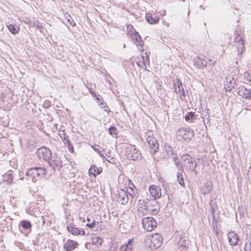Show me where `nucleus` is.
I'll return each mask as SVG.
<instances>
[{
  "label": "nucleus",
  "mask_w": 251,
  "mask_h": 251,
  "mask_svg": "<svg viewBox=\"0 0 251 251\" xmlns=\"http://www.w3.org/2000/svg\"><path fill=\"white\" fill-rule=\"evenodd\" d=\"M19 228L22 231V229L26 230L30 232L31 230L32 224L31 223L27 220H22L20 221L19 223Z\"/></svg>",
  "instance_id": "6ab92c4d"
},
{
  "label": "nucleus",
  "mask_w": 251,
  "mask_h": 251,
  "mask_svg": "<svg viewBox=\"0 0 251 251\" xmlns=\"http://www.w3.org/2000/svg\"><path fill=\"white\" fill-rule=\"evenodd\" d=\"M97 100H98V103H99L101 100L99 98H97Z\"/></svg>",
  "instance_id": "09e8293b"
},
{
  "label": "nucleus",
  "mask_w": 251,
  "mask_h": 251,
  "mask_svg": "<svg viewBox=\"0 0 251 251\" xmlns=\"http://www.w3.org/2000/svg\"><path fill=\"white\" fill-rule=\"evenodd\" d=\"M146 19L150 24H157L159 22V18L156 16L153 17L150 13H147L146 14Z\"/></svg>",
  "instance_id": "b1692460"
},
{
  "label": "nucleus",
  "mask_w": 251,
  "mask_h": 251,
  "mask_svg": "<svg viewBox=\"0 0 251 251\" xmlns=\"http://www.w3.org/2000/svg\"><path fill=\"white\" fill-rule=\"evenodd\" d=\"M194 113L192 112L187 113L185 116V120L187 122L191 120L192 122L194 117Z\"/></svg>",
  "instance_id": "72a5a7b5"
},
{
  "label": "nucleus",
  "mask_w": 251,
  "mask_h": 251,
  "mask_svg": "<svg viewBox=\"0 0 251 251\" xmlns=\"http://www.w3.org/2000/svg\"><path fill=\"white\" fill-rule=\"evenodd\" d=\"M140 208H141V207H139V208L138 209V211H139V213H140L141 212V210H140Z\"/></svg>",
  "instance_id": "3c124183"
},
{
  "label": "nucleus",
  "mask_w": 251,
  "mask_h": 251,
  "mask_svg": "<svg viewBox=\"0 0 251 251\" xmlns=\"http://www.w3.org/2000/svg\"><path fill=\"white\" fill-rule=\"evenodd\" d=\"M36 154L40 159H43L47 162L51 156L50 150L46 147H42L38 149Z\"/></svg>",
  "instance_id": "6e6552de"
},
{
  "label": "nucleus",
  "mask_w": 251,
  "mask_h": 251,
  "mask_svg": "<svg viewBox=\"0 0 251 251\" xmlns=\"http://www.w3.org/2000/svg\"><path fill=\"white\" fill-rule=\"evenodd\" d=\"M99 103H100V104L101 105V106L105 104V103L103 101H101V100Z\"/></svg>",
  "instance_id": "de8ad7c7"
},
{
  "label": "nucleus",
  "mask_w": 251,
  "mask_h": 251,
  "mask_svg": "<svg viewBox=\"0 0 251 251\" xmlns=\"http://www.w3.org/2000/svg\"><path fill=\"white\" fill-rule=\"evenodd\" d=\"M203 59L197 57L194 60V65L198 69H201L204 68V65L202 64Z\"/></svg>",
  "instance_id": "a878e982"
},
{
  "label": "nucleus",
  "mask_w": 251,
  "mask_h": 251,
  "mask_svg": "<svg viewBox=\"0 0 251 251\" xmlns=\"http://www.w3.org/2000/svg\"><path fill=\"white\" fill-rule=\"evenodd\" d=\"M150 53H148L147 51L144 52L143 54H142V58L143 60L142 63L144 65V70L146 71H149L147 69L146 65H149L150 64V56H149Z\"/></svg>",
  "instance_id": "4be33fe9"
},
{
  "label": "nucleus",
  "mask_w": 251,
  "mask_h": 251,
  "mask_svg": "<svg viewBox=\"0 0 251 251\" xmlns=\"http://www.w3.org/2000/svg\"><path fill=\"white\" fill-rule=\"evenodd\" d=\"M186 242H187V241L185 239L181 238L179 243L180 245L185 247L188 245V244H186L187 243Z\"/></svg>",
  "instance_id": "ea45409f"
},
{
  "label": "nucleus",
  "mask_w": 251,
  "mask_h": 251,
  "mask_svg": "<svg viewBox=\"0 0 251 251\" xmlns=\"http://www.w3.org/2000/svg\"><path fill=\"white\" fill-rule=\"evenodd\" d=\"M126 158L130 160H139L142 157L140 151L133 145H129L127 146L126 151Z\"/></svg>",
  "instance_id": "20e7f679"
},
{
  "label": "nucleus",
  "mask_w": 251,
  "mask_h": 251,
  "mask_svg": "<svg viewBox=\"0 0 251 251\" xmlns=\"http://www.w3.org/2000/svg\"><path fill=\"white\" fill-rule=\"evenodd\" d=\"M92 242L93 244L100 246L103 242V240L99 237H94L92 239Z\"/></svg>",
  "instance_id": "2f4dec72"
},
{
  "label": "nucleus",
  "mask_w": 251,
  "mask_h": 251,
  "mask_svg": "<svg viewBox=\"0 0 251 251\" xmlns=\"http://www.w3.org/2000/svg\"><path fill=\"white\" fill-rule=\"evenodd\" d=\"M177 139L179 141H189L194 136L192 129L189 128H180L176 133Z\"/></svg>",
  "instance_id": "423d86ee"
},
{
  "label": "nucleus",
  "mask_w": 251,
  "mask_h": 251,
  "mask_svg": "<svg viewBox=\"0 0 251 251\" xmlns=\"http://www.w3.org/2000/svg\"><path fill=\"white\" fill-rule=\"evenodd\" d=\"M49 165V170L51 173L56 171H59L63 166V162L60 157L51 156L47 161Z\"/></svg>",
  "instance_id": "39448f33"
},
{
  "label": "nucleus",
  "mask_w": 251,
  "mask_h": 251,
  "mask_svg": "<svg viewBox=\"0 0 251 251\" xmlns=\"http://www.w3.org/2000/svg\"><path fill=\"white\" fill-rule=\"evenodd\" d=\"M204 119L207 120L208 122L209 121V115H208L207 116V115H206L204 117Z\"/></svg>",
  "instance_id": "49530a36"
},
{
  "label": "nucleus",
  "mask_w": 251,
  "mask_h": 251,
  "mask_svg": "<svg viewBox=\"0 0 251 251\" xmlns=\"http://www.w3.org/2000/svg\"><path fill=\"white\" fill-rule=\"evenodd\" d=\"M171 157L172 160L173 161V162L179 160L177 156V154L174 153L172 150H171Z\"/></svg>",
  "instance_id": "e433bc0d"
},
{
  "label": "nucleus",
  "mask_w": 251,
  "mask_h": 251,
  "mask_svg": "<svg viewBox=\"0 0 251 251\" xmlns=\"http://www.w3.org/2000/svg\"><path fill=\"white\" fill-rule=\"evenodd\" d=\"M181 162L182 167H183L186 170L194 172L196 175L198 174V172L196 170L197 163L190 155L183 154L181 157Z\"/></svg>",
  "instance_id": "f03ea898"
},
{
  "label": "nucleus",
  "mask_w": 251,
  "mask_h": 251,
  "mask_svg": "<svg viewBox=\"0 0 251 251\" xmlns=\"http://www.w3.org/2000/svg\"><path fill=\"white\" fill-rule=\"evenodd\" d=\"M77 246V242L71 240H68L64 244V248L67 251H72L76 248Z\"/></svg>",
  "instance_id": "aec40b11"
},
{
  "label": "nucleus",
  "mask_w": 251,
  "mask_h": 251,
  "mask_svg": "<svg viewBox=\"0 0 251 251\" xmlns=\"http://www.w3.org/2000/svg\"><path fill=\"white\" fill-rule=\"evenodd\" d=\"M106 160L107 162L113 164H114L116 163L115 159L113 157H110L109 155L107 156V158L105 157V158H104L103 160Z\"/></svg>",
  "instance_id": "c9c22d12"
},
{
  "label": "nucleus",
  "mask_w": 251,
  "mask_h": 251,
  "mask_svg": "<svg viewBox=\"0 0 251 251\" xmlns=\"http://www.w3.org/2000/svg\"><path fill=\"white\" fill-rule=\"evenodd\" d=\"M28 180H31L33 182H35L39 178L36 168H31L26 173Z\"/></svg>",
  "instance_id": "f3484780"
},
{
  "label": "nucleus",
  "mask_w": 251,
  "mask_h": 251,
  "mask_svg": "<svg viewBox=\"0 0 251 251\" xmlns=\"http://www.w3.org/2000/svg\"><path fill=\"white\" fill-rule=\"evenodd\" d=\"M3 180L7 182L8 184H10L13 182V175L11 173L5 174L3 176Z\"/></svg>",
  "instance_id": "c756f323"
},
{
  "label": "nucleus",
  "mask_w": 251,
  "mask_h": 251,
  "mask_svg": "<svg viewBox=\"0 0 251 251\" xmlns=\"http://www.w3.org/2000/svg\"><path fill=\"white\" fill-rule=\"evenodd\" d=\"M68 231L74 235H85V231L83 230L77 228L74 223H70L69 226H67Z\"/></svg>",
  "instance_id": "ddd939ff"
},
{
  "label": "nucleus",
  "mask_w": 251,
  "mask_h": 251,
  "mask_svg": "<svg viewBox=\"0 0 251 251\" xmlns=\"http://www.w3.org/2000/svg\"><path fill=\"white\" fill-rule=\"evenodd\" d=\"M7 26L10 32L11 33H12V34H15L18 33L19 30V28L18 26L17 25H13L12 24H10L9 25H7Z\"/></svg>",
  "instance_id": "cd10ccee"
},
{
  "label": "nucleus",
  "mask_w": 251,
  "mask_h": 251,
  "mask_svg": "<svg viewBox=\"0 0 251 251\" xmlns=\"http://www.w3.org/2000/svg\"><path fill=\"white\" fill-rule=\"evenodd\" d=\"M102 169L101 167L98 168L95 165H92L89 170V174H92L94 177H96V174L100 175L102 173Z\"/></svg>",
  "instance_id": "5701e85b"
},
{
  "label": "nucleus",
  "mask_w": 251,
  "mask_h": 251,
  "mask_svg": "<svg viewBox=\"0 0 251 251\" xmlns=\"http://www.w3.org/2000/svg\"><path fill=\"white\" fill-rule=\"evenodd\" d=\"M125 47H126V45H124V48H125Z\"/></svg>",
  "instance_id": "5fc2aeb1"
},
{
  "label": "nucleus",
  "mask_w": 251,
  "mask_h": 251,
  "mask_svg": "<svg viewBox=\"0 0 251 251\" xmlns=\"http://www.w3.org/2000/svg\"><path fill=\"white\" fill-rule=\"evenodd\" d=\"M71 25H72V26H74V25H75V24L74 22H73V23H72L71 22Z\"/></svg>",
  "instance_id": "8fccbe9b"
},
{
  "label": "nucleus",
  "mask_w": 251,
  "mask_h": 251,
  "mask_svg": "<svg viewBox=\"0 0 251 251\" xmlns=\"http://www.w3.org/2000/svg\"><path fill=\"white\" fill-rule=\"evenodd\" d=\"M101 108H103L104 110L107 112H109L110 111V108L108 106L104 104V105L101 106Z\"/></svg>",
  "instance_id": "79ce46f5"
},
{
  "label": "nucleus",
  "mask_w": 251,
  "mask_h": 251,
  "mask_svg": "<svg viewBox=\"0 0 251 251\" xmlns=\"http://www.w3.org/2000/svg\"><path fill=\"white\" fill-rule=\"evenodd\" d=\"M108 130L109 134L113 137H116L117 136V133L116 132L117 129L115 126H111L109 128Z\"/></svg>",
  "instance_id": "473e14b6"
},
{
  "label": "nucleus",
  "mask_w": 251,
  "mask_h": 251,
  "mask_svg": "<svg viewBox=\"0 0 251 251\" xmlns=\"http://www.w3.org/2000/svg\"><path fill=\"white\" fill-rule=\"evenodd\" d=\"M36 170L38 173V177H42L44 176L47 174V170L43 167H36Z\"/></svg>",
  "instance_id": "c85d7f7f"
},
{
  "label": "nucleus",
  "mask_w": 251,
  "mask_h": 251,
  "mask_svg": "<svg viewBox=\"0 0 251 251\" xmlns=\"http://www.w3.org/2000/svg\"><path fill=\"white\" fill-rule=\"evenodd\" d=\"M59 135L63 141L64 143L67 146L70 152H73L74 151V148L71 143V141L69 140V136L65 132V130H62L60 131Z\"/></svg>",
  "instance_id": "f8f14e48"
},
{
  "label": "nucleus",
  "mask_w": 251,
  "mask_h": 251,
  "mask_svg": "<svg viewBox=\"0 0 251 251\" xmlns=\"http://www.w3.org/2000/svg\"><path fill=\"white\" fill-rule=\"evenodd\" d=\"M134 241L133 239L128 240L127 243H125L124 245L120 247V251H131L133 248V244Z\"/></svg>",
  "instance_id": "412c9836"
},
{
  "label": "nucleus",
  "mask_w": 251,
  "mask_h": 251,
  "mask_svg": "<svg viewBox=\"0 0 251 251\" xmlns=\"http://www.w3.org/2000/svg\"><path fill=\"white\" fill-rule=\"evenodd\" d=\"M87 221H88V222H89V221H90V219H89V218H87Z\"/></svg>",
  "instance_id": "603ef678"
},
{
  "label": "nucleus",
  "mask_w": 251,
  "mask_h": 251,
  "mask_svg": "<svg viewBox=\"0 0 251 251\" xmlns=\"http://www.w3.org/2000/svg\"><path fill=\"white\" fill-rule=\"evenodd\" d=\"M92 148L97 153L99 154V155L103 159V160H104V158H105V156L101 153V151H99V149H97L95 147H92Z\"/></svg>",
  "instance_id": "4c0bfd02"
},
{
  "label": "nucleus",
  "mask_w": 251,
  "mask_h": 251,
  "mask_svg": "<svg viewBox=\"0 0 251 251\" xmlns=\"http://www.w3.org/2000/svg\"><path fill=\"white\" fill-rule=\"evenodd\" d=\"M137 65L140 68H142L144 66V65H142V62H137Z\"/></svg>",
  "instance_id": "c03bdc74"
},
{
  "label": "nucleus",
  "mask_w": 251,
  "mask_h": 251,
  "mask_svg": "<svg viewBox=\"0 0 251 251\" xmlns=\"http://www.w3.org/2000/svg\"><path fill=\"white\" fill-rule=\"evenodd\" d=\"M132 38L135 41V43L137 46H142L143 42L141 40V37L138 32H136L132 35Z\"/></svg>",
  "instance_id": "393cba45"
},
{
  "label": "nucleus",
  "mask_w": 251,
  "mask_h": 251,
  "mask_svg": "<svg viewBox=\"0 0 251 251\" xmlns=\"http://www.w3.org/2000/svg\"><path fill=\"white\" fill-rule=\"evenodd\" d=\"M144 209L151 215H155L160 210V205L155 199H146L143 201Z\"/></svg>",
  "instance_id": "7ed1b4c3"
},
{
  "label": "nucleus",
  "mask_w": 251,
  "mask_h": 251,
  "mask_svg": "<svg viewBox=\"0 0 251 251\" xmlns=\"http://www.w3.org/2000/svg\"><path fill=\"white\" fill-rule=\"evenodd\" d=\"M149 191L151 195L155 200L160 197L161 196V189L158 186L154 185H151L149 188Z\"/></svg>",
  "instance_id": "a211bd4d"
},
{
  "label": "nucleus",
  "mask_w": 251,
  "mask_h": 251,
  "mask_svg": "<svg viewBox=\"0 0 251 251\" xmlns=\"http://www.w3.org/2000/svg\"><path fill=\"white\" fill-rule=\"evenodd\" d=\"M142 224L143 228L147 231H151L157 226L155 220L151 217H147L142 219Z\"/></svg>",
  "instance_id": "0eeeda50"
},
{
  "label": "nucleus",
  "mask_w": 251,
  "mask_h": 251,
  "mask_svg": "<svg viewBox=\"0 0 251 251\" xmlns=\"http://www.w3.org/2000/svg\"><path fill=\"white\" fill-rule=\"evenodd\" d=\"M236 40L237 41V42H241V45L243 46V41H242V38L240 37H237Z\"/></svg>",
  "instance_id": "37998d69"
},
{
  "label": "nucleus",
  "mask_w": 251,
  "mask_h": 251,
  "mask_svg": "<svg viewBox=\"0 0 251 251\" xmlns=\"http://www.w3.org/2000/svg\"><path fill=\"white\" fill-rule=\"evenodd\" d=\"M147 142L150 148L151 152L155 153L158 151L159 144L157 140L154 136L149 135L147 138Z\"/></svg>",
  "instance_id": "9d476101"
},
{
  "label": "nucleus",
  "mask_w": 251,
  "mask_h": 251,
  "mask_svg": "<svg viewBox=\"0 0 251 251\" xmlns=\"http://www.w3.org/2000/svg\"><path fill=\"white\" fill-rule=\"evenodd\" d=\"M238 94L243 98L251 99V89H247L244 86H240L238 88Z\"/></svg>",
  "instance_id": "4468645a"
},
{
  "label": "nucleus",
  "mask_w": 251,
  "mask_h": 251,
  "mask_svg": "<svg viewBox=\"0 0 251 251\" xmlns=\"http://www.w3.org/2000/svg\"><path fill=\"white\" fill-rule=\"evenodd\" d=\"M202 64L204 65V67H206L207 65V62L206 60L203 59L202 60Z\"/></svg>",
  "instance_id": "a18cd8bd"
},
{
  "label": "nucleus",
  "mask_w": 251,
  "mask_h": 251,
  "mask_svg": "<svg viewBox=\"0 0 251 251\" xmlns=\"http://www.w3.org/2000/svg\"><path fill=\"white\" fill-rule=\"evenodd\" d=\"M174 163L176 166L178 168L177 171H184L182 163H180L179 160L175 161L174 162Z\"/></svg>",
  "instance_id": "f704fd0d"
},
{
  "label": "nucleus",
  "mask_w": 251,
  "mask_h": 251,
  "mask_svg": "<svg viewBox=\"0 0 251 251\" xmlns=\"http://www.w3.org/2000/svg\"><path fill=\"white\" fill-rule=\"evenodd\" d=\"M212 189V186L209 183L205 184L204 186L202 188V193L204 195L209 193Z\"/></svg>",
  "instance_id": "bb28decb"
},
{
  "label": "nucleus",
  "mask_w": 251,
  "mask_h": 251,
  "mask_svg": "<svg viewBox=\"0 0 251 251\" xmlns=\"http://www.w3.org/2000/svg\"><path fill=\"white\" fill-rule=\"evenodd\" d=\"M228 239L230 245L231 246H235L237 245L239 240V235L234 231H229L227 233Z\"/></svg>",
  "instance_id": "dca6fc26"
},
{
  "label": "nucleus",
  "mask_w": 251,
  "mask_h": 251,
  "mask_svg": "<svg viewBox=\"0 0 251 251\" xmlns=\"http://www.w3.org/2000/svg\"><path fill=\"white\" fill-rule=\"evenodd\" d=\"M183 171H177V180L179 183L182 186H185V183L182 173Z\"/></svg>",
  "instance_id": "7c9ffc66"
},
{
  "label": "nucleus",
  "mask_w": 251,
  "mask_h": 251,
  "mask_svg": "<svg viewBox=\"0 0 251 251\" xmlns=\"http://www.w3.org/2000/svg\"><path fill=\"white\" fill-rule=\"evenodd\" d=\"M245 251H251V242L246 243L244 248Z\"/></svg>",
  "instance_id": "58836bf2"
},
{
  "label": "nucleus",
  "mask_w": 251,
  "mask_h": 251,
  "mask_svg": "<svg viewBox=\"0 0 251 251\" xmlns=\"http://www.w3.org/2000/svg\"><path fill=\"white\" fill-rule=\"evenodd\" d=\"M117 201L122 204H126L128 201V197L126 191L120 189L117 192Z\"/></svg>",
  "instance_id": "9b49d317"
},
{
  "label": "nucleus",
  "mask_w": 251,
  "mask_h": 251,
  "mask_svg": "<svg viewBox=\"0 0 251 251\" xmlns=\"http://www.w3.org/2000/svg\"><path fill=\"white\" fill-rule=\"evenodd\" d=\"M235 71H237V72L238 73V68H236V69H235Z\"/></svg>",
  "instance_id": "864d4df0"
},
{
  "label": "nucleus",
  "mask_w": 251,
  "mask_h": 251,
  "mask_svg": "<svg viewBox=\"0 0 251 251\" xmlns=\"http://www.w3.org/2000/svg\"><path fill=\"white\" fill-rule=\"evenodd\" d=\"M236 79L234 77L228 76L226 78L225 88L226 91H230L235 84Z\"/></svg>",
  "instance_id": "2eb2a0df"
},
{
  "label": "nucleus",
  "mask_w": 251,
  "mask_h": 251,
  "mask_svg": "<svg viewBox=\"0 0 251 251\" xmlns=\"http://www.w3.org/2000/svg\"><path fill=\"white\" fill-rule=\"evenodd\" d=\"M174 88L175 93L179 95L180 99L181 100L185 99V95L182 84L177 78L174 80Z\"/></svg>",
  "instance_id": "1a4fd4ad"
},
{
  "label": "nucleus",
  "mask_w": 251,
  "mask_h": 251,
  "mask_svg": "<svg viewBox=\"0 0 251 251\" xmlns=\"http://www.w3.org/2000/svg\"><path fill=\"white\" fill-rule=\"evenodd\" d=\"M95 220H94L92 223L87 224H86V226L87 227L90 228H94L95 227Z\"/></svg>",
  "instance_id": "a19ab883"
},
{
  "label": "nucleus",
  "mask_w": 251,
  "mask_h": 251,
  "mask_svg": "<svg viewBox=\"0 0 251 251\" xmlns=\"http://www.w3.org/2000/svg\"><path fill=\"white\" fill-rule=\"evenodd\" d=\"M162 237L158 233L147 236L145 239L146 246L151 250H154L159 248L162 244Z\"/></svg>",
  "instance_id": "f257e3e1"
}]
</instances>
